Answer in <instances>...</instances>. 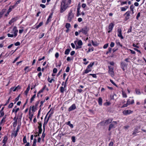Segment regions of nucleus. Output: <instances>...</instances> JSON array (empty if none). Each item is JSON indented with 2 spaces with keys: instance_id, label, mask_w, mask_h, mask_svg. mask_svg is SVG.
Instances as JSON below:
<instances>
[{
  "instance_id": "f257e3e1",
  "label": "nucleus",
  "mask_w": 146,
  "mask_h": 146,
  "mask_svg": "<svg viewBox=\"0 0 146 146\" xmlns=\"http://www.w3.org/2000/svg\"><path fill=\"white\" fill-rule=\"evenodd\" d=\"M66 0H62L61 3L60 12L61 13L63 12L67 9L68 7L67 4H66Z\"/></svg>"
},
{
  "instance_id": "f03ea898",
  "label": "nucleus",
  "mask_w": 146,
  "mask_h": 146,
  "mask_svg": "<svg viewBox=\"0 0 146 146\" xmlns=\"http://www.w3.org/2000/svg\"><path fill=\"white\" fill-rule=\"evenodd\" d=\"M13 34H10L8 33L7 34V36L9 37H15L17 35V33L18 32V30L17 29V27L16 26L13 27Z\"/></svg>"
},
{
  "instance_id": "7ed1b4c3",
  "label": "nucleus",
  "mask_w": 146,
  "mask_h": 146,
  "mask_svg": "<svg viewBox=\"0 0 146 146\" xmlns=\"http://www.w3.org/2000/svg\"><path fill=\"white\" fill-rule=\"evenodd\" d=\"M74 15L72 13V10H70L68 15V21L69 22H71L72 19L74 18Z\"/></svg>"
},
{
  "instance_id": "20e7f679",
  "label": "nucleus",
  "mask_w": 146,
  "mask_h": 146,
  "mask_svg": "<svg viewBox=\"0 0 146 146\" xmlns=\"http://www.w3.org/2000/svg\"><path fill=\"white\" fill-rule=\"evenodd\" d=\"M113 120L112 118L106 120L105 121H103L101 123L102 125H107L110 123H111Z\"/></svg>"
},
{
  "instance_id": "39448f33",
  "label": "nucleus",
  "mask_w": 146,
  "mask_h": 146,
  "mask_svg": "<svg viewBox=\"0 0 146 146\" xmlns=\"http://www.w3.org/2000/svg\"><path fill=\"white\" fill-rule=\"evenodd\" d=\"M117 124V122L116 121H113L109 125L108 130L110 131L111 129L112 128H114L115 127V126Z\"/></svg>"
},
{
  "instance_id": "423d86ee",
  "label": "nucleus",
  "mask_w": 146,
  "mask_h": 146,
  "mask_svg": "<svg viewBox=\"0 0 146 146\" xmlns=\"http://www.w3.org/2000/svg\"><path fill=\"white\" fill-rule=\"evenodd\" d=\"M121 68L124 71L125 69L127 67V64L124 62H121Z\"/></svg>"
},
{
  "instance_id": "0eeeda50",
  "label": "nucleus",
  "mask_w": 146,
  "mask_h": 146,
  "mask_svg": "<svg viewBox=\"0 0 146 146\" xmlns=\"http://www.w3.org/2000/svg\"><path fill=\"white\" fill-rule=\"evenodd\" d=\"M133 112L132 111L128 110H124L123 111V114L125 115H127L132 113Z\"/></svg>"
},
{
  "instance_id": "6e6552de",
  "label": "nucleus",
  "mask_w": 146,
  "mask_h": 146,
  "mask_svg": "<svg viewBox=\"0 0 146 146\" xmlns=\"http://www.w3.org/2000/svg\"><path fill=\"white\" fill-rule=\"evenodd\" d=\"M88 29L86 27L82 29V33L86 35L87 34Z\"/></svg>"
},
{
  "instance_id": "1a4fd4ad",
  "label": "nucleus",
  "mask_w": 146,
  "mask_h": 146,
  "mask_svg": "<svg viewBox=\"0 0 146 146\" xmlns=\"http://www.w3.org/2000/svg\"><path fill=\"white\" fill-rule=\"evenodd\" d=\"M118 32V36L120 37L121 39H123V37L122 36L121 33V30L120 29H119L117 30Z\"/></svg>"
},
{
  "instance_id": "9d476101",
  "label": "nucleus",
  "mask_w": 146,
  "mask_h": 146,
  "mask_svg": "<svg viewBox=\"0 0 146 146\" xmlns=\"http://www.w3.org/2000/svg\"><path fill=\"white\" fill-rule=\"evenodd\" d=\"M76 107L75 104H72L68 109V111H72L75 109Z\"/></svg>"
},
{
  "instance_id": "9b49d317",
  "label": "nucleus",
  "mask_w": 146,
  "mask_h": 146,
  "mask_svg": "<svg viewBox=\"0 0 146 146\" xmlns=\"http://www.w3.org/2000/svg\"><path fill=\"white\" fill-rule=\"evenodd\" d=\"M113 26L114 25L113 23H111L110 24L108 27L109 30V31H108V33H110L113 27Z\"/></svg>"
},
{
  "instance_id": "f8f14e48",
  "label": "nucleus",
  "mask_w": 146,
  "mask_h": 146,
  "mask_svg": "<svg viewBox=\"0 0 146 146\" xmlns=\"http://www.w3.org/2000/svg\"><path fill=\"white\" fill-rule=\"evenodd\" d=\"M140 127H136L134 129L132 135H135L136 133L138 132L137 131L139 130V129H140Z\"/></svg>"
},
{
  "instance_id": "ddd939ff",
  "label": "nucleus",
  "mask_w": 146,
  "mask_h": 146,
  "mask_svg": "<svg viewBox=\"0 0 146 146\" xmlns=\"http://www.w3.org/2000/svg\"><path fill=\"white\" fill-rule=\"evenodd\" d=\"M90 67H91V63L87 67V69L85 70V73L87 74L88 73V72L91 71V70L89 69V68Z\"/></svg>"
},
{
  "instance_id": "4468645a",
  "label": "nucleus",
  "mask_w": 146,
  "mask_h": 146,
  "mask_svg": "<svg viewBox=\"0 0 146 146\" xmlns=\"http://www.w3.org/2000/svg\"><path fill=\"white\" fill-rule=\"evenodd\" d=\"M52 13H51L50 15H49L48 18L46 22V24H47L51 21L50 19L52 18Z\"/></svg>"
},
{
  "instance_id": "2eb2a0df",
  "label": "nucleus",
  "mask_w": 146,
  "mask_h": 146,
  "mask_svg": "<svg viewBox=\"0 0 146 146\" xmlns=\"http://www.w3.org/2000/svg\"><path fill=\"white\" fill-rule=\"evenodd\" d=\"M21 88V87L19 86H18L15 88H14V87L11 88V90H13V91L15 92L16 91V90H18L19 89H20Z\"/></svg>"
},
{
  "instance_id": "dca6fc26",
  "label": "nucleus",
  "mask_w": 146,
  "mask_h": 146,
  "mask_svg": "<svg viewBox=\"0 0 146 146\" xmlns=\"http://www.w3.org/2000/svg\"><path fill=\"white\" fill-rule=\"evenodd\" d=\"M109 73L110 74L111 76L113 75L114 72L113 71V69L112 68H109Z\"/></svg>"
},
{
  "instance_id": "f3484780",
  "label": "nucleus",
  "mask_w": 146,
  "mask_h": 146,
  "mask_svg": "<svg viewBox=\"0 0 146 146\" xmlns=\"http://www.w3.org/2000/svg\"><path fill=\"white\" fill-rule=\"evenodd\" d=\"M30 85L29 84L25 92V94L26 95H27V94H28L30 90Z\"/></svg>"
},
{
  "instance_id": "a211bd4d",
  "label": "nucleus",
  "mask_w": 146,
  "mask_h": 146,
  "mask_svg": "<svg viewBox=\"0 0 146 146\" xmlns=\"http://www.w3.org/2000/svg\"><path fill=\"white\" fill-rule=\"evenodd\" d=\"M8 140V138L7 136H5L4 137V139L3 140V143L6 144Z\"/></svg>"
},
{
  "instance_id": "6ab92c4d",
  "label": "nucleus",
  "mask_w": 146,
  "mask_h": 146,
  "mask_svg": "<svg viewBox=\"0 0 146 146\" xmlns=\"http://www.w3.org/2000/svg\"><path fill=\"white\" fill-rule=\"evenodd\" d=\"M48 121L49 120L47 119V120L46 121V120H44V123L43 124V130H45V125L47 124Z\"/></svg>"
},
{
  "instance_id": "aec40b11",
  "label": "nucleus",
  "mask_w": 146,
  "mask_h": 146,
  "mask_svg": "<svg viewBox=\"0 0 146 146\" xmlns=\"http://www.w3.org/2000/svg\"><path fill=\"white\" fill-rule=\"evenodd\" d=\"M66 124L67 125H68L71 128H73L74 127L73 125L72 124L70 123V121H68V122L66 123Z\"/></svg>"
},
{
  "instance_id": "412c9836",
  "label": "nucleus",
  "mask_w": 146,
  "mask_h": 146,
  "mask_svg": "<svg viewBox=\"0 0 146 146\" xmlns=\"http://www.w3.org/2000/svg\"><path fill=\"white\" fill-rule=\"evenodd\" d=\"M36 96V94H35L32 96V97L31 98L30 100V103H32V102L34 100V99L35 98Z\"/></svg>"
},
{
  "instance_id": "4be33fe9",
  "label": "nucleus",
  "mask_w": 146,
  "mask_h": 146,
  "mask_svg": "<svg viewBox=\"0 0 146 146\" xmlns=\"http://www.w3.org/2000/svg\"><path fill=\"white\" fill-rule=\"evenodd\" d=\"M19 128L17 127V129L15 132V134L14 135V137H15L18 134V132L19 131Z\"/></svg>"
},
{
  "instance_id": "5701e85b",
  "label": "nucleus",
  "mask_w": 146,
  "mask_h": 146,
  "mask_svg": "<svg viewBox=\"0 0 146 146\" xmlns=\"http://www.w3.org/2000/svg\"><path fill=\"white\" fill-rule=\"evenodd\" d=\"M102 98L100 97L99 98L98 100V102L100 105L101 106L102 105Z\"/></svg>"
},
{
  "instance_id": "b1692460",
  "label": "nucleus",
  "mask_w": 146,
  "mask_h": 146,
  "mask_svg": "<svg viewBox=\"0 0 146 146\" xmlns=\"http://www.w3.org/2000/svg\"><path fill=\"white\" fill-rule=\"evenodd\" d=\"M6 116H7V115H5L4 117L1 120V122H0V126L1 125V124H2L3 122V121H4V122L5 121V118L6 117Z\"/></svg>"
},
{
  "instance_id": "393cba45",
  "label": "nucleus",
  "mask_w": 146,
  "mask_h": 146,
  "mask_svg": "<svg viewBox=\"0 0 146 146\" xmlns=\"http://www.w3.org/2000/svg\"><path fill=\"white\" fill-rule=\"evenodd\" d=\"M29 118L30 119V121H31L32 120V118L33 115V114H31L30 113V110L29 111Z\"/></svg>"
},
{
  "instance_id": "a878e982",
  "label": "nucleus",
  "mask_w": 146,
  "mask_h": 146,
  "mask_svg": "<svg viewBox=\"0 0 146 146\" xmlns=\"http://www.w3.org/2000/svg\"><path fill=\"white\" fill-rule=\"evenodd\" d=\"M64 87L61 86L60 88V92L61 93H64Z\"/></svg>"
},
{
  "instance_id": "bb28decb",
  "label": "nucleus",
  "mask_w": 146,
  "mask_h": 146,
  "mask_svg": "<svg viewBox=\"0 0 146 146\" xmlns=\"http://www.w3.org/2000/svg\"><path fill=\"white\" fill-rule=\"evenodd\" d=\"M37 142L36 139V138H35L33 140V144L32 146H36V143Z\"/></svg>"
},
{
  "instance_id": "cd10ccee",
  "label": "nucleus",
  "mask_w": 146,
  "mask_h": 146,
  "mask_svg": "<svg viewBox=\"0 0 146 146\" xmlns=\"http://www.w3.org/2000/svg\"><path fill=\"white\" fill-rule=\"evenodd\" d=\"M70 51V50L68 48L66 49L64 53L66 55L68 54L69 53Z\"/></svg>"
},
{
  "instance_id": "c85d7f7f",
  "label": "nucleus",
  "mask_w": 146,
  "mask_h": 146,
  "mask_svg": "<svg viewBox=\"0 0 146 146\" xmlns=\"http://www.w3.org/2000/svg\"><path fill=\"white\" fill-rule=\"evenodd\" d=\"M43 25V22H40L39 24L36 26V29H38L42 25Z\"/></svg>"
},
{
  "instance_id": "c756f323",
  "label": "nucleus",
  "mask_w": 146,
  "mask_h": 146,
  "mask_svg": "<svg viewBox=\"0 0 146 146\" xmlns=\"http://www.w3.org/2000/svg\"><path fill=\"white\" fill-rule=\"evenodd\" d=\"M78 44L79 46H80L82 44V41L81 40H79L78 42Z\"/></svg>"
},
{
  "instance_id": "7c9ffc66",
  "label": "nucleus",
  "mask_w": 146,
  "mask_h": 146,
  "mask_svg": "<svg viewBox=\"0 0 146 146\" xmlns=\"http://www.w3.org/2000/svg\"><path fill=\"white\" fill-rule=\"evenodd\" d=\"M135 92L136 94L138 95L140 94H141L140 90L138 89H136Z\"/></svg>"
},
{
  "instance_id": "2f4dec72",
  "label": "nucleus",
  "mask_w": 146,
  "mask_h": 146,
  "mask_svg": "<svg viewBox=\"0 0 146 146\" xmlns=\"http://www.w3.org/2000/svg\"><path fill=\"white\" fill-rule=\"evenodd\" d=\"M65 27L66 28L68 29L70 27V25L69 23H66V24Z\"/></svg>"
},
{
  "instance_id": "473e14b6",
  "label": "nucleus",
  "mask_w": 146,
  "mask_h": 146,
  "mask_svg": "<svg viewBox=\"0 0 146 146\" xmlns=\"http://www.w3.org/2000/svg\"><path fill=\"white\" fill-rule=\"evenodd\" d=\"M134 7H135L133 5H131L130 8L131 11H134Z\"/></svg>"
},
{
  "instance_id": "72a5a7b5",
  "label": "nucleus",
  "mask_w": 146,
  "mask_h": 146,
  "mask_svg": "<svg viewBox=\"0 0 146 146\" xmlns=\"http://www.w3.org/2000/svg\"><path fill=\"white\" fill-rule=\"evenodd\" d=\"M92 44L93 46H97L98 44L97 42H94L92 41Z\"/></svg>"
},
{
  "instance_id": "f704fd0d",
  "label": "nucleus",
  "mask_w": 146,
  "mask_h": 146,
  "mask_svg": "<svg viewBox=\"0 0 146 146\" xmlns=\"http://www.w3.org/2000/svg\"><path fill=\"white\" fill-rule=\"evenodd\" d=\"M37 108L35 106H33L32 107V111H35L36 109Z\"/></svg>"
},
{
  "instance_id": "c9c22d12",
  "label": "nucleus",
  "mask_w": 146,
  "mask_h": 146,
  "mask_svg": "<svg viewBox=\"0 0 146 146\" xmlns=\"http://www.w3.org/2000/svg\"><path fill=\"white\" fill-rule=\"evenodd\" d=\"M48 80L50 83H51L52 82V81H54V80L53 78H52L50 80V78L48 77Z\"/></svg>"
},
{
  "instance_id": "e433bc0d",
  "label": "nucleus",
  "mask_w": 146,
  "mask_h": 146,
  "mask_svg": "<svg viewBox=\"0 0 146 146\" xmlns=\"http://www.w3.org/2000/svg\"><path fill=\"white\" fill-rule=\"evenodd\" d=\"M130 11H128L125 13V15H126L127 17H129L130 16Z\"/></svg>"
},
{
  "instance_id": "4c0bfd02",
  "label": "nucleus",
  "mask_w": 146,
  "mask_h": 146,
  "mask_svg": "<svg viewBox=\"0 0 146 146\" xmlns=\"http://www.w3.org/2000/svg\"><path fill=\"white\" fill-rule=\"evenodd\" d=\"M23 142L24 143H27V141L26 139V137L25 136L23 139Z\"/></svg>"
},
{
  "instance_id": "58836bf2",
  "label": "nucleus",
  "mask_w": 146,
  "mask_h": 146,
  "mask_svg": "<svg viewBox=\"0 0 146 146\" xmlns=\"http://www.w3.org/2000/svg\"><path fill=\"white\" fill-rule=\"evenodd\" d=\"M42 131V129H38V136H40L39 135L41 133Z\"/></svg>"
},
{
  "instance_id": "ea45409f",
  "label": "nucleus",
  "mask_w": 146,
  "mask_h": 146,
  "mask_svg": "<svg viewBox=\"0 0 146 146\" xmlns=\"http://www.w3.org/2000/svg\"><path fill=\"white\" fill-rule=\"evenodd\" d=\"M122 96L124 98H126L127 97L126 93L123 92H122Z\"/></svg>"
},
{
  "instance_id": "a19ab883",
  "label": "nucleus",
  "mask_w": 146,
  "mask_h": 146,
  "mask_svg": "<svg viewBox=\"0 0 146 146\" xmlns=\"http://www.w3.org/2000/svg\"><path fill=\"white\" fill-rule=\"evenodd\" d=\"M116 43L117 45H119L121 46V47H122V45L120 44V42L118 41H116Z\"/></svg>"
},
{
  "instance_id": "79ce46f5",
  "label": "nucleus",
  "mask_w": 146,
  "mask_h": 146,
  "mask_svg": "<svg viewBox=\"0 0 146 146\" xmlns=\"http://www.w3.org/2000/svg\"><path fill=\"white\" fill-rule=\"evenodd\" d=\"M72 141L73 142H75L76 141V139H75V137L74 136H72Z\"/></svg>"
},
{
  "instance_id": "37998d69",
  "label": "nucleus",
  "mask_w": 146,
  "mask_h": 146,
  "mask_svg": "<svg viewBox=\"0 0 146 146\" xmlns=\"http://www.w3.org/2000/svg\"><path fill=\"white\" fill-rule=\"evenodd\" d=\"M13 103H11L8 106L9 108H11L13 106Z\"/></svg>"
},
{
  "instance_id": "c03bdc74",
  "label": "nucleus",
  "mask_w": 146,
  "mask_h": 146,
  "mask_svg": "<svg viewBox=\"0 0 146 146\" xmlns=\"http://www.w3.org/2000/svg\"><path fill=\"white\" fill-rule=\"evenodd\" d=\"M19 96H20V95H19L16 98H15V103L16 102H17V101H18L19 100Z\"/></svg>"
},
{
  "instance_id": "a18cd8bd",
  "label": "nucleus",
  "mask_w": 146,
  "mask_h": 146,
  "mask_svg": "<svg viewBox=\"0 0 146 146\" xmlns=\"http://www.w3.org/2000/svg\"><path fill=\"white\" fill-rule=\"evenodd\" d=\"M38 123L39 124V126H38V129H42V124L41 123H39V122H38Z\"/></svg>"
},
{
  "instance_id": "49530a36",
  "label": "nucleus",
  "mask_w": 146,
  "mask_h": 146,
  "mask_svg": "<svg viewBox=\"0 0 146 146\" xmlns=\"http://www.w3.org/2000/svg\"><path fill=\"white\" fill-rule=\"evenodd\" d=\"M57 71V69L56 68H54L53 70V72L54 73H56Z\"/></svg>"
},
{
  "instance_id": "de8ad7c7",
  "label": "nucleus",
  "mask_w": 146,
  "mask_h": 146,
  "mask_svg": "<svg viewBox=\"0 0 146 146\" xmlns=\"http://www.w3.org/2000/svg\"><path fill=\"white\" fill-rule=\"evenodd\" d=\"M19 57L20 56H18V57H17L13 62V63H15L17 60L19 58Z\"/></svg>"
},
{
  "instance_id": "09e8293b",
  "label": "nucleus",
  "mask_w": 146,
  "mask_h": 146,
  "mask_svg": "<svg viewBox=\"0 0 146 146\" xmlns=\"http://www.w3.org/2000/svg\"><path fill=\"white\" fill-rule=\"evenodd\" d=\"M121 11H125L126 10V8L125 7H121Z\"/></svg>"
},
{
  "instance_id": "8fccbe9b",
  "label": "nucleus",
  "mask_w": 146,
  "mask_h": 146,
  "mask_svg": "<svg viewBox=\"0 0 146 146\" xmlns=\"http://www.w3.org/2000/svg\"><path fill=\"white\" fill-rule=\"evenodd\" d=\"M11 97H10L7 100V102H6V103L4 105V106H5L7 105L8 104L9 102L10 101V99Z\"/></svg>"
},
{
  "instance_id": "3c124183",
  "label": "nucleus",
  "mask_w": 146,
  "mask_h": 146,
  "mask_svg": "<svg viewBox=\"0 0 146 146\" xmlns=\"http://www.w3.org/2000/svg\"><path fill=\"white\" fill-rule=\"evenodd\" d=\"M114 45L115 44L114 42H111L110 44V46L111 47H113L114 46Z\"/></svg>"
},
{
  "instance_id": "603ef678",
  "label": "nucleus",
  "mask_w": 146,
  "mask_h": 146,
  "mask_svg": "<svg viewBox=\"0 0 146 146\" xmlns=\"http://www.w3.org/2000/svg\"><path fill=\"white\" fill-rule=\"evenodd\" d=\"M140 12H139L138 13L137 15V16H136V19H137V20H138V18L139 17H140Z\"/></svg>"
},
{
  "instance_id": "864d4df0",
  "label": "nucleus",
  "mask_w": 146,
  "mask_h": 146,
  "mask_svg": "<svg viewBox=\"0 0 146 146\" xmlns=\"http://www.w3.org/2000/svg\"><path fill=\"white\" fill-rule=\"evenodd\" d=\"M129 105L127 103L126 104H124L122 107V108H124V107H127Z\"/></svg>"
},
{
  "instance_id": "5fc2aeb1",
  "label": "nucleus",
  "mask_w": 146,
  "mask_h": 146,
  "mask_svg": "<svg viewBox=\"0 0 146 146\" xmlns=\"http://www.w3.org/2000/svg\"><path fill=\"white\" fill-rule=\"evenodd\" d=\"M0 117H2L3 116L4 114V111H0Z\"/></svg>"
},
{
  "instance_id": "6e6d98bb",
  "label": "nucleus",
  "mask_w": 146,
  "mask_h": 146,
  "mask_svg": "<svg viewBox=\"0 0 146 146\" xmlns=\"http://www.w3.org/2000/svg\"><path fill=\"white\" fill-rule=\"evenodd\" d=\"M110 81L111 83L113 84L114 86H117L116 84L113 82V81L111 80H110Z\"/></svg>"
},
{
  "instance_id": "4d7b16f0",
  "label": "nucleus",
  "mask_w": 146,
  "mask_h": 146,
  "mask_svg": "<svg viewBox=\"0 0 146 146\" xmlns=\"http://www.w3.org/2000/svg\"><path fill=\"white\" fill-rule=\"evenodd\" d=\"M12 10V8H11V7H10L9 9H8V11H7V15H8L9 13L11 11V10Z\"/></svg>"
},
{
  "instance_id": "13d9d810",
  "label": "nucleus",
  "mask_w": 146,
  "mask_h": 146,
  "mask_svg": "<svg viewBox=\"0 0 146 146\" xmlns=\"http://www.w3.org/2000/svg\"><path fill=\"white\" fill-rule=\"evenodd\" d=\"M127 3V2L126 1H121V5H122L123 4H126Z\"/></svg>"
},
{
  "instance_id": "bf43d9fd",
  "label": "nucleus",
  "mask_w": 146,
  "mask_h": 146,
  "mask_svg": "<svg viewBox=\"0 0 146 146\" xmlns=\"http://www.w3.org/2000/svg\"><path fill=\"white\" fill-rule=\"evenodd\" d=\"M20 42H16L15 44V45L16 46H19L20 45Z\"/></svg>"
},
{
  "instance_id": "052dcab7",
  "label": "nucleus",
  "mask_w": 146,
  "mask_h": 146,
  "mask_svg": "<svg viewBox=\"0 0 146 146\" xmlns=\"http://www.w3.org/2000/svg\"><path fill=\"white\" fill-rule=\"evenodd\" d=\"M108 46V44H106L104 45L103 46V48H107Z\"/></svg>"
},
{
  "instance_id": "680f3d73",
  "label": "nucleus",
  "mask_w": 146,
  "mask_h": 146,
  "mask_svg": "<svg viewBox=\"0 0 146 146\" xmlns=\"http://www.w3.org/2000/svg\"><path fill=\"white\" fill-rule=\"evenodd\" d=\"M44 131L45 130H43V133H42V138H44L45 137V133H44Z\"/></svg>"
},
{
  "instance_id": "e2e57ef3",
  "label": "nucleus",
  "mask_w": 146,
  "mask_h": 146,
  "mask_svg": "<svg viewBox=\"0 0 146 146\" xmlns=\"http://www.w3.org/2000/svg\"><path fill=\"white\" fill-rule=\"evenodd\" d=\"M127 103L129 105L131 104V101L130 100L128 99L127 101Z\"/></svg>"
},
{
  "instance_id": "0e129e2a",
  "label": "nucleus",
  "mask_w": 146,
  "mask_h": 146,
  "mask_svg": "<svg viewBox=\"0 0 146 146\" xmlns=\"http://www.w3.org/2000/svg\"><path fill=\"white\" fill-rule=\"evenodd\" d=\"M70 68L69 66H68L66 68V72H69V70H70Z\"/></svg>"
},
{
  "instance_id": "69168bd1",
  "label": "nucleus",
  "mask_w": 146,
  "mask_h": 146,
  "mask_svg": "<svg viewBox=\"0 0 146 146\" xmlns=\"http://www.w3.org/2000/svg\"><path fill=\"white\" fill-rule=\"evenodd\" d=\"M131 29H132V27L130 26V28L129 29L128 31H127V33H130L131 32Z\"/></svg>"
},
{
  "instance_id": "338daca9",
  "label": "nucleus",
  "mask_w": 146,
  "mask_h": 146,
  "mask_svg": "<svg viewBox=\"0 0 146 146\" xmlns=\"http://www.w3.org/2000/svg\"><path fill=\"white\" fill-rule=\"evenodd\" d=\"M40 7H41L43 8H44L46 6L45 5L42 4H40Z\"/></svg>"
},
{
  "instance_id": "774afa93",
  "label": "nucleus",
  "mask_w": 146,
  "mask_h": 146,
  "mask_svg": "<svg viewBox=\"0 0 146 146\" xmlns=\"http://www.w3.org/2000/svg\"><path fill=\"white\" fill-rule=\"evenodd\" d=\"M75 53V52L74 51H72L70 52V54L71 55L73 56V55Z\"/></svg>"
}]
</instances>
